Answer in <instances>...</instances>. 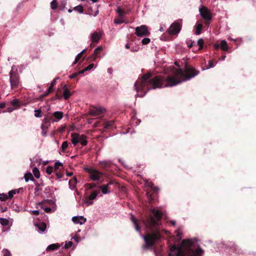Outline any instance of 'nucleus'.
Masks as SVG:
<instances>
[{
  "mask_svg": "<svg viewBox=\"0 0 256 256\" xmlns=\"http://www.w3.org/2000/svg\"><path fill=\"white\" fill-rule=\"evenodd\" d=\"M200 72L194 67L185 65L184 70L182 68L176 69L174 76H168L166 78L159 75L152 77L150 73L142 75L141 80H137L134 84L136 91L143 92L140 96H143L150 89H156L164 87L172 86L176 85L182 81L189 80L199 74Z\"/></svg>",
  "mask_w": 256,
  "mask_h": 256,
  "instance_id": "1",
  "label": "nucleus"
},
{
  "mask_svg": "<svg viewBox=\"0 0 256 256\" xmlns=\"http://www.w3.org/2000/svg\"><path fill=\"white\" fill-rule=\"evenodd\" d=\"M162 213L160 210L153 208L150 210L149 214L143 220L144 224L149 232L143 236L145 244L142 246L143 250H148L154 246L160 240L162 235L160 232V226Z\"/></svg>",
  "mask_w": 256,
  "mask_h": 256,
  "instance_id": "2",
  "label": "nucleus"
},
{
  "mask_svg": "<svg viewBox=\"0 0 256 256\" xmlns=\"http://www.w3.org/2000/svg\"><path fill=\"white\" fill-rule=\"evenodd\" d=\"M204 250L198 246L197 248L190 240H184L181 246L177 247L172 246L170 248L168 256H202Z\"/></svg>",
  "mask_w": 256,
  "mask_h": 256,
  "instance_id": "3",
  "label": "nucleus"
},
{
  "mask_svg": "<svg viewBox=\"0 0 256 256\" xmlns=\"http://www.w3.org/2000/svg\"><path fill=\"white\" fill-rule=\"evenodd\" d=\"M145 185L149 188L146 190V196L148 199V202H152L156 198L158 188L154 186L152 182H149L148 180H144Z\"/></svg>",
  "mask_w": 256,
  "mask_h": 256,
  "instance_id": "4",
  "label": "nucleus"
},
{
  "mask_svg": "<svg viewBox=\"0 0 256 256\" xmlns=\"http://www.w3.org/2000/svg\"><path fill=\"white\" fill-rule=\"evenodd\" d=\"M84 170L89 174V178L94 181L99 180L101 176L104 174L103 172H99L92 166L85 167Z\"/></svg>",
  "mask_w": 256,
  "mask_h": 256,
  "instance_id": "5",
  "label": "nucleus"
},
{
  "mask_svg": "<svg viewBox=\"0 0 256 256\" xmlns=\"http://www.w3.org/2000/svg\"><path fill=\"white\" fill-rule=\"evenodd\" d=\"M182 25L181 20L176 21L170 26L167 32L170 35H177L181 30Z\"/></svg>",
  "mask_w": 256,
  "mask_h": 256,
  "instance_id": "6",
  "label": "nucleus"
},
{
  "mask_svg": "<svg viewBox=\"0 0 256 256\" xmlns=\"http://www.w3.org/2000/svg\"><path fill=\"white\" fill-rule=\"evenodd\" d=\"M136 34L138 36H148L150 32H148V27L145 25H142L136 28Z\"/></svg>",
  "mask_w": 256,
  "mask_h": 256,
  "instance_id": "7",
  "label": "nucleus"
},
{
  "mask_svg": "<svg viewBox=\"0 0 256 256\" xmlns=\"http://www.w3.org/2000/svg\"><path fill=\"white\" fill-rule=\"evenodd\" d=\"M10 82L12 89L17 88L19 84L18 76L16 74L12 75V73L10 72Z\"/></svg>",
  "mask_w": 256,
  "mask_h": 256,
  "instance_id": "8",
  "label": "nucleus"
},
{
  "mask_svg": "<svg viewBox=\"0 0 256 256\" xmlns=\"http://www.w3.org/2000/svg\"><path fill=\"white\" fill-rule=\"evenodd\" d=\"M63 164L60 162H56L54 168V172L58 178H60L62 177V172H60V168H62Z\"/></svg>",
  "mask_w": 256,
  "mask_h": 256,
  "instance_id": "9",
  "label": "nucleus"
},
{
  "mask_svg": "<svg viewBox=\"0 0 256 256\" xmlns=\"http://www.w3.org/2000/svg\"><path fill=\"white\" fill-rule=\"evenodd\" d=\"M104 110L100 108L94 107L89 110V114L92 116H99L103 113Z\"/></svg>",
  "mask_w": 256,
  "mask_h": 256,
  "instance_id": "10",
  "label": "nucleus"
},
{
  "mask_svg": "<svg viewBox=\"0 0 256 256\" xmlns=\"http://www.w3.org/2000/svg\"><path fill=\"white\" fill-rule=\"evenodd\" d=\"M100 192V191L99 190H94L92 193L88 197V198H87L86 200V203L87 204L88 206L89 205H91V204H93V202H92V200H94L98 194Z\"/></svg>",
  "mask_w": 256,
  "mask_h": 256,
  "instance_id": "11",
  "label": "nucleus"
},
{
  "mask_svg": "<svg viewBox=\"0 0 256 256\" xmlns=\"http://www.w3.org/2000/svg\"><path fill=\"white\" fill-rule=\"evenodd\" d=\"M84 134H79L76 133H72L71 134L72 142L74 146H76L80 142L81 138H82Z\"/></svg>",
  "mask_w": 256,
  "mask_h": 256,
  "instance_id": "12",
  "label": "nucleus"
},
{
  "mask_svg": "<svg viewBox=\"0 0 256 256\" xmlns=\"http://www.w3.org/2000/svg\"><path fill=\"white\" fill-rule=\"evenodd\" d=\"M200 16H212L210 10L205 6H201L199 8Z\"/></svg>",
  "mask_w": 256,
  "mask_h": 256,
  "instance_id": "13",
  "label": "nucleus"
},
{
  "mask_svg": "<svg viewBox=\"0 0 256 256\" xmlns=\"http://www.w3.org/2000/svg\"><path fill=\"white\" fill-rule=\"evenodd\" d=\"M102 36V34L98 32H94L91 34L90 40L92 43L97 44Z\"/></svg>",
  "mask_w": 256,
  "mask_h": 256,
  "instance_id": "14",
  "label": "nucleus"
},
{
  "mask_svg": "<svg viewBox=\"0 0 256 256\" xmlns=\"http://www.w3.org/2000/svg\"><path fill=\"white\" fill-rule=\"evenodd\" d=\"M72 221L76 224H82L86 221V218L82 216H75L72 217Z\"/></svg>",
  "mask_w": 256,
  "mask_h": 256,
  "instance_id": "15",
  "label": "nucleus"
},
{
  "mask_svg": "<svg viewBox=\"0 0 256 256\" xmlns=\"http://www.w3.org/2000/svg\"><path fill=\"white\" fill-rule=\"evenodd\" d=\"M113 184L112 180L110 181L106 184H103L99 186L100 188L102 190V194H106L110 192L109 186Z\"/></svg>",
  "mask_w": 256,
  "mask_h": 256,
  "instance_id": "16",
  "label": "nucleus"
},
{
  "mask_svg": "<svg viewBox=\"0 0 256 256\" xmlns=\"http://www.w3.org/2000/svg\"><path fill=\"white\" fill-rule=\"evenodd\" d=\"M36 230L42 234L46 230V225L44 222H40L35 225Z\"/></svg>",
  "mask_w": 256,
  "mask_h": 256,
  "instance_id": "17",
  "label": "nucleus"
},
{
  "mask_svg": "<svg viewBox=\"0 0 256 256\" xmlns=\"http://www.w3.org/2000/svg\"><path fill=\"white\" fill-rule=\"evenodd\" d=\"M194 28L196 29L194 34L196 35H199L202 33V31L203 28V24L200 20L196 23V25L194 26Z\"/></svg>",
  "mask_w": 256,
  "mask_h": 256,
  "instance_id": "18",
  "label": "nucleus"
},
{
  "mask_svg": "<svg viewBox=\"0 0 256 256\" xmlns=\"http://www.w3.org/2000/svg\"><path fill=\"white\" fill-rule=\"evenodd\" d=\"M54 119L52 120L54 122H58L61 120L63 117V113L61 112H56L53 114Z\"/></svg>",
  "mask_w": 256,
  "mask_h": 256,
  "instance_id": "19",
  "label": "nucleus"
},
{
  "mask_svg": "<svg viewBox=\"0 0 256 256\" xmlns=\"http://www.w3.org/2000/svg\"><path fill=\"white\" fill-rule=\"evenodd\" d=\"M102 47L98 46L96 48L94 52V54L92 56V58L93 60H95L98 57V55L100 52L102 51Z\"/></svg>",
  "mask_w": 256,
  "mask_h": 256,
  "instance_id": "20",
  "label": "nucleus"
},
{
  "mask_svg": "<svg viewBox=\"0 0 256 256\" xmlns=\"http://www.w3.org/2000/svg\"><path fill=\"white\" fill-rule=\"evenodd\" d=\"M114 22L116 24H121L122 23L128 22V21L124 18V17H117L114 19Z\"/></svg>",
  "mask_w": 256,
  "mask_h": 256,
  "instance_id": "21",
  "label": "nucleus"
},
{
  "mask_svg": "<svg viewBox=\"0 0 256 256\" xmlns=\"http://www.w3.org/2000/svg\"><path fill=\"white\" fill-rule=\"evenodd\" d=\"M202 18L200 20L202 24H204L206 26H208L212 20V17H202Z\"/></svg>",
  "mask_w": 256,
  "mask_h": 256,
  "instance_id": "22",
  "label": "nucleus"
},
{
  "mask_svg": "<svg viewBox=\"0 0 256 256\" xmlns=\"http://www.w3.org/2000/svg\"><path fill=\"white\" fill-rule=\"evenodd\" d=\"M114 126V122L112 120L106 121L104 124V128H112Z\"/></svg>",
  "mask_w": 256,
  "mask_h": 256,
  "instance_id": "23",
  "label": "nucleus"
},
{
  "mask_svg": "<svg viewBox=\"0 0 256 256\" xmlns=\"http://www.w3.org/2000/svg\"><path fill=\"white\" fill-rule=\"evenodd\" d=\"M60 245L58 244H54L49 245L46 248V251H52L57 250L59 248Z\"/></svg>",
  "mask_w": 256,
  "mask_h": 256,
  "instance_id": "24",
  "label": "nucleus"
},
{
  "mask_svg": "<svg viewBox=\"0 0 256 256\" xmlns=\"http://www.w3.org/2000/svg\"><path fill=\"white\" fill-rule=\"evenodd\" d=\"M132 221L134 224L135 228L137 232H140V227L139 226L137 219L134 216H132Z\"/></svg>",
  "mask_w": 256,
  "mask_h": 256,
  "instance_id": "25",
  "label": "nucleus"
},
{
  "mask_svg": "<svg viewBox=\"0 0 256 256\" xmlns=\"http://www.w3.org/2000/svg\"><path fill=\"white\" fill-rule=\"evenodd\" d=\"M77 180L76 178L74 177L72 178L68 181V184L70 185V187L72 188H73L75 187L76 184Z\"/></svg>",
  "mask_w": 256,
  "mask_h": 256,
  "instance_id": "26",
  "label": "nucleus"
},
{
  "mask_svg": "<svg viewBox=\"0 0 256 256\" xmlns=\"http://www.w3.org/2000/svg\"><path fill=\"white\" fill-rule=\"evenodd\" d=\"M100 166L104 169H106L110 166V163L108 161H102L99 163Z\"/></svg>",
  "mask_w": 256,
  "mask_h": 256,
  "instance_id": "27",
  "label": "nucleus"
},
{
  "mask_svg": "<svg viewBox=\"0 0 256 256\" xmlns=\"http://www.w3.org/2000/svg\"><path fill=\"white\" fill-rule=\"evenodd\" d=\"M86 50V49H84V50L82 51L80 53H79L76 56V58H75V60L73 63V64H76L78 61L79 60L82 58L83 54H84V52Z\"/></svg>",
  "mask_w": 256,
  "mask_h": 256,
  "instance_id": "28",
  "label": "nucleus"
},
{
  "mask_svg": "<svg viewBox=\"0 0 256 256\" xmlns=\"http://www.w3.org/2000/svg\"><path fill=\"white\" fill-rule=\"evenodd\" d=\"M220 48L224 51L228 50V44L225 40L221 41L220 42Z\"/></svg>",
  "mask_w": 256,
  "mask_h": 256,
  "instance_id": "29",
  "label": "nucleus"
},
{
  "mask_svg": "<svg viewBox=\"0 0 256 256\" xmlns=\"http://www.w3.org/2000/svg\"><path fill=\"white\" fill-rule=\"evenodd\" d=\"M72 94V92L68 89L66 84H65V100L68 99Z\"/></svg>",
  "mask_w": 256,
  "mask_h": 256,
  "instance_id": "30",
  "label": "nucleus"
},
{
  "mask_svg": "<svg viewBox=\"0 0 256 256\" xmlns=\"http://www.w3.org/2000/svg\"><path fill=\"white\" fill-rule=\"evenodd\" d=\"M57 78H55L54 79L52 82H51L50 84V86H49V88H48V90H46V94H50V92H52L53 90V86L54 85V84L55 82H56V80Z\"/></svg>",
  "mask_w": 256,
  "mask_h": 256,
  "instance_id": "31",
  "label": "nucleus"
},
{
  "mask_svg": "<svg viewBox=\"0 0 256 256\" xmlns=\"http://www.w3.org/2000/svg\"><path fill=\"white\" fill-rule=\"evenodd\" d=\"M24 179H25V180L26 182H28L29 180H30L32 181L34 180V178H33V176H32V174H30V173L26 174L24 175Z\"/></svg>",
  "mask_w": 256,
  "mask_h": 256,
  "instance_id": "32",
  "label": "nucleus"
},
{
  "mask_svg": "<svg viewBox=\"0 0 256 256\" xmlns=\"http://www.w3.org/2000/svg\"><path fill=\"white\" fill-rule=\"evenodd\" d=\"M9 220L4 218H0V224L2 226H6L8 224Z\"/></svg>",
  "mask_w": 256,
  "mask_h": 256,
  "instance_id": "33",
  "label": "nucleus"
},
{
  "mask_svg": "<svg viewBox=\"0 0 256 256\" xmlns=\"http://www.w3.org/2000/svg\"><path fill=\"white\" fill-rule=\"evenodd\" d=\"M32 173L34 176L38 178L40 176V172L38 169L37 168H34L32 170Z\"/></svg>",
  "mask_w": 256,
  "mask_h": 256,
  "instance_id": "34",
  "label": "nucleus"
},
{
  "mask_svg": "<svg viewBox=\"0 0 256 256\" xmlns=\"http://www.w3.org/2000/svg\"><path fill=\"white\" fill-rule=\"evenodd\" d=\"M94 64H90L88 66H86L84 69L79 71L80 74H84V72L89 70L93 68Z\"/></svg>",
  "mask_w": 256,
  "mask_h": 256,
  "instance_id": "35",
  "label": "nucleus"
},
{
  "mask_svg": "<svg viewBox=\"0 0 256 256\" xmlns=\"http://www.w3.org/2000/svg\"><path fill=\"white\" fill-rule=\"evenodd\" d=\"M197 44L199 46V50H201L203 48V45L204 44V40L202 38H200L197 42Z\"/></svg>",
  "mask_w": 256,
  "mask_h": 256,
  "instance_id": "36",
  "label": "nucleus"
},
{
  "mask_svg": "<svg viewBox=\"0 0 256 256\" xmlns=\"http://www.w3.org/2000/svg\"><path fill=\"white\" fill-rule=\"evenodd\" d=\"M16 192H18V191H16V190H10L8 192V198H12L14 194H15Z\"/></svg>",
  "mask_w": 256,
  "mask_h": 256,
  "instance_id": "37",
  "label": "nucleus"
},
{
  "mask_svg": "<svg viewBox=\"0 0 256 256\" xmlns=\"http://www.w3.org/2000/svg\"><path fill=\"white\" fill-rule=\"evenodd\" d=\"M116 11L117 12L118 14V16H122L124 14H126V11L123 8H118Z\"/></svg>",
  "mask_w": 256,
  "mask_h": 256,
  "instance_id": "38",
  "label": "nucleus"
},
{
  "mask_svg": "<svg viewBox=\"0 0 256 256\" xmlns=\"http://www.w3.org/2000/svg\"><path fill=\"white\" fill-rule=\"evenodd\" d=\"M86 137L84 135L83 136L82 138H81L80 142L83 146H86L88 144V141L86 140Z\"/></svg>",
  "mask_w": 256,
  "mask_h": 256,
  "instance_id": "39",
  "label": "nucleus"
},
{
  "mask_svg": "<svg viewBox=\"0 0 256 256\" xmlns=\"http://www.w3.org/2000/svg\"><path fill=\"white\" fill-rule=\"evenodd\" d=\"M34 116L36 118H41L42 116V112L40 109L34 110Z\"/></svg>",
  "mask_w": 256,
  "mask_h": 256,
  "instance_id": "40",
  "label": "nucleus"
},
{
  "mask_svg": "<svg viewBox=\"0 0 256 256\" xmlns=\"http://www.w3.org/2000/svg\"><path fill=\"white\" fill-rule=\"evenodd\" d=\"M58 6V3L56 0H52L50 3V7L52 10H55Z\"/></svg>",
  "mask_w": 256,
  "mask_h": 256,
  "instance_id": "41",
  "label": "nucleus"
},
{
  "mask_svg": "<svg viewBox=\"0 0 256 256\" xmlns=\"http://www.w3.org/2000/svg\"><path fill=\"white\" fill-rule=\"evenodd\" d=\"M46 172L48 174H50L52 172H54V168L51 166H48L46 168Z\"/></svg>",
  "mask_w": 256,
  "mask_h": 256,
  "instance_id": "42",
  "label": "nucleus"
},
{
  "mask_svg": "<svg viewBox=\"0 0 256 256\" xmlns=\"http://www.w3.org/2000/svg\"><path fill=\"white\" fill-rule=\"evenodd\" d=\"M74 10L75 11L78 12H83L84 8L82 6L79 5L76 6H75L74 8Z\"/></svg>",
  "mask_w": 256,
  "mask_h": 256,
  "instance_id": "43",
  "label": "nucleus"
},
{
  "mask_svg": "<svg viewBox=\"0 0 256 256\" xmlns=\"http://www.w3.org/2000/svg\"><path fill=\"white\" fill-rule=\"evenodd\" d=\"M8 198L6 194H0V200L5 201Z\"/></svg>",
  "mask_w": 256,
  "mask_h": 256,
  "instance_id": "44",
  "label": "nucleus"
},
{
  "mask_svg": "<svg viewBox=\"0 0 256 256\" xmlns=\"http://www.w3.org/2000/svg\"><path fill=\"white\" fill-rule=\"evenodd\" d=\"M150 41V40L149 38H145L144 39H142V43L144 45H146V44H149Z\"/></svg>",
  "mask_w": 256,
  "mask_h": 256,
  "instance_id": "45",
  "label": "nucleus"
},
{
  "mask_svg": "<svg viewBox=\"0 0 256 256\" xmlns=\"http://www.w3.org/2000/svg\"><path fill=\"white\" fill-rule=\"evenodd\" d=\"M3 256H11V253L9 250L4 249L2 250Z\"/></svg>",
  "mask_w": 256,
  "mask_h": 256,
  "instance_id": "46",
  "label": "nucleus"
},
{
  "mask_svg": "<svg viewBox=\"0 0 256 256\" xmlns=\"http://www.w3.org/2000/svg\"><path fill=\"white\" fill-rule=\"evenodd\" d=\"M194 42V41L191 40L186 41L187 46L189 48H191L193 46Z\"/></svg>",
  "mask_w": 256,
  "mask_h": 256,
  "instance_id": "47",
  "label": "nucleus"
},
{
  "mask_svg": "<svg viewBox=\"0 0 256 256\" xmlns=\"http://www.w3.org/2000/svg\"><path fill=\"white\" fill-rule=\"evenodd\" d=\"M215 64H214L213 60H210L208 61V66L207 68H210L214 67Z\"/></svg>",
  "mask_w": 256,
  "mask_h": 256,
  "instance_id": "48",
  "label": "nucleus"
},
{
  "mask_svg": "<svg viewBox=\"0 0 256 256\" xmlns=\"http://www.w3.org/2000/svg\"><path fill=\"white\" fill-rule=\"evenodd\" d=\"M72 245V242H65V249L70 248Z\"/></svg>",
  "mask_w": 256,
  "mask_h": 256,
  "instance_id": "49",
  "label": "nucleus"
},
{
  "mask_svg": "<svg viewBox=\"0 0 256 256\" xmlns=\"http://www.w3.org/2000/svg\"><path fill=\"white\" fill-rule=\"evenodd\" d=\"M79 74H80L79 73V72H78L73 73L72 74L69 76V78H71V79L74 78L76 77Z\"/></svg>",
  "mask_w": 256,
  "mask_h": 256,
  "instance_id": "50",
  "label": "nucleus"
},
{
  "mask_svg": "<svg viewBox=\"0 0 256 256\" xmlns=\"http://www.w3.org/2000/svg\"><path fill=\"white\" fill-rule=\"evenodd\" d=\"M19 101L18 100H14L11 102V104L14 106H17L18 104Z\"/></svg>",
  "mask_w": 256,
  "mask_h": 256,
  "instance_id": "51",
  "label": "nucleus"
},
{
  "mask_svg": "<svg viewBox=\"0 0 256 256\" xmlns=\"http://www.w3.org/2000/svg\"><path fill=\"white\" fill-rule=\"evenodd\" d=\"M44 212H50L52 211V209L50 208L46 207L44 208Z\"/></svg>",
  "mask_w": 256,
  "mask_h": 256,
  "instance_id": "52",
  "label": "nucleus"
},
{
  "mask_svg": "<svg viewBox=\"0 0 256 256\" xmlns=\"http://www.w3.org/2000/svg\"><path fill=\"white\" fill-rule=\"evenodd\" d=\"M32 213L34 215H38L40 214V212L38 210H32Z\"/></svg>",
  "mask_w": 256,
  "mask_h": 256,
  "instance_id": "53",
  "label": "nucleus"
},
{
  "mask_svg": "<svg viewBox=\"0 0 256 256\" xmlns=\"http://www.w3.org/2000/svg\"><path fill=\"white\" fill-rule=\"evenodd\" d=\"M73 238L76 242H78L80 240V238L79 236H76Z\"/></svg>",
  "mask_w": 256,
  "mask_h": 256,
  "instance_id": "54",
  "label": "nucleus"
},
{
  "mask_svg": "<svg viewBox=\"0 0 256 256\" xmlns=\"http://www.w3.org/2000/svg\"><path fill=\"white\" fill-rule=\"evenodd\" d=\"M214 48L215 50H218L220 48V44H214Z\"/></svg>",
  "mask_w": 256,
  "mask_h": 256,
  "instance_id": "55",
  "label": "nucleus"
},
{
  "mask_svg": "<svg viewBox=\"0 0 256 256\" xmlns=\"http://www.w3.org/2000/svg\"><path fill=\"white\" fill-rule=\"evenodd\" d=\"M88 185L89 186L90 188H93L96 186V184H88Z\"/></svg>",
  "mask_w": 256,
  "mask_h": 256,
  "instance_id": "56",
  "label": "nucleus"
},
{
  "mask_svg": "<svg viewBox=\"0 0 256 256\" xmlns=\"http://www.w3.org/2000/svg\"><path fill=\"white\" fill-rule=\"evenodd\" d=\"M61 151L62 152H64V142L61 144Z\"/></svg>",
  "mask_w": 256,
  "mask_h": 256,
  "instance_id": "57",
  "label": "nucleus"
},
{
  "mask_svg": "<svg viewBox=\"0 0 256 256\" xmlns=\"http://www.w3.org/2000/svg\"><path fill=\"white\" fill-rule=\"evenodd\" d=\"M65 174H66V175L67 176H72L73 174L72 172H65Z\"/></svg>",
  "mask_w": 256,
  "mask_h": 256,
  "instance_id": "58",
  "label": "nucleus"
},
{
  "mask_svg": "<svg viewBox=\"0 0 256 256\" xmlns=\"http://www.w3.org/2000/svg\"><path fill=\"white\" fill-rule=\"evenodd\" d=\"M5 106H6L5 103H4V102L0 103V108H4Z\"/></svg>",
  "mask_w": 256,
  "mask_h": 256,
  "instance_id": "59",
  "label": "nucleus"
},
{
  "mask_svg": "<svg viewBox=\"0 0 256 256\" xmlns=\"http://www.w3.org/2000/svg\"><path fill=\"white\" fill-rule=\"evenodd\" d=\"M125 48H126V49H129L130 48V45L129 44H126L125 46Z\"/></svg>",
  "mask_w": 256,
  "mask_h": 256,
  "instance_id": "60",
  "label": "nucleus"
},
{
  "mask_svg": "<svg viewBox=\"0 0 256 256\" xmlns=\"http://www.w3.org/2000/svg\"><path fill=\"white\" fill-rule=\"evenodd\" d=\"M68 146V143L67 142L65 141V149Z\"/></svg>",
  "mask_w": 256,
  "mask_h": 256,
  "instance_id": "61",
  "label": "nucleus"
},
{
  "mask_svg": "<svg viewBox=\"0 0 256 256\" xmlns=\"http://www.w3.org/2000/svg\"><path fill=\"white\" fill-rule=\"evenodd\" d=\"M225 58H226V56H223L222 57L221 60H224Z\"/></svg>",
  "mask_w": 256,
  "mask_h": 256,
  "instance_id": "62",
  "label": "nucleus"
},
{
  "mask_svg": "<svg viewBox=\"0 0 256 256\" xmlns=\"http://www.w3.org/2000/svg\"><path fill=\"white\" fill-rule=\"evenodd\" d=\"M171 223L174 226L175 225V224H176V222L174 221H172Z\"/></svg>",
  "mask_w": 256,
  "mask_h": 256,
  "instance_id": "63",
  "label": "nucleus"
},
{
  "mask_svg": "<svg viewBox=\"0 0 256 256\" xmlns=\"http://www.w3.org/2000/svg\"><path fill=\"white\" fill-rule=\"evenodd\" d=\"M48 94H46V91L44 93V94H43V96H46L47 95H48Z\"/></svg>",
  "mask_w": 256,
  "mask_h": 256,
  "instance_id": "64",
  "label": "nucleus"
}]
</instances>
